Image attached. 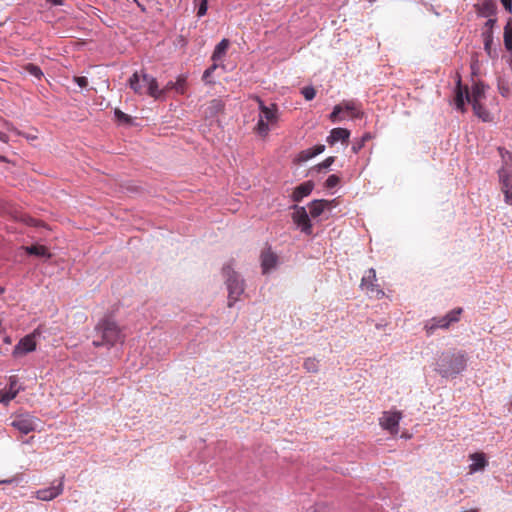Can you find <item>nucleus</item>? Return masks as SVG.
Returning a JSON list of instances; mask_svg holds the SVG:
<instances>
[{"mask_svg": "<svg viewBox=\"0 0 512 512\" xmlns=\"http://www.w3.org/2000/svg\"><path fill=\"white\" fill-rule=\"evenodd\" d=\"M5 291V289L3 287L0 286V295L3 294Z\"/></svg>", "mask_w": 512, "mask_h": 512, "instance_id": "obj_48", "label": "nucleus"}, {"mask_svg": "<svg viewBox=\"0 0 512 512\" xmlns=\"http://www.w3.org/2000/svg\"><path fill=\"white\" fill-rule=\"evenodd\" d=\"M301 93L307 101L314 99L316 96V90L312 86H306L302 88Z\"/></svg>", "mask_w": 512, "mask_h": 512, "instance_id": "obj_33", "label": "nucleus"}, {"mask_svg": "<svg viewBox=\"0 0 512 512\" xmlns=\"http://www.w3.org/2000/svg\"><path fill=\"white\" fill-rule=\"evenodd\" d=\"M337 106H343V111L347 112L351 117L359 116V111L354 101H344Z\"/></svg>", "mask_w": 512, "mask_h": 512, "instance_id": "obj_27", "label": "nucleus"}, {"mask_svg": "<svg viewBox=\"0 0 512 512\" xmlns=\"http://www.w3.org/2000/svg\"><path fill=\"white\" fill-rule=\"evenodd\" d=\"M229 40L228 39H222L217 46L214 49L212 59L214 61H218L222 59V57L225 55L228 47H229Z\"/></svg>", "mask_w": 512, "mask_h": 512, "instance_id": "obj_25", "label": "nucleus"}, {"mask_svg": "<svg viewBox=\"0 0 512 512\" xmlns=\"http://www.w3.org/2000/svg\"><path fill=\"white\" fill-rule=\"evenodd\" d=\"M473 111L477 117L482 119L483 121L487 122L490 121V113L482 106L481 103L479 104H473Z\"/></svg>", "mask_w": 512, "mask_h": 512, "instance_id": "obj_28", "label": "nucleus"}, {"mask_svg": "<svg viewBox=\"0 0 512 512\" xmlns=\"http://www.w3.org/2000/svg\"><path fill=\"white\" fill-rule=\"evenodd\" d=\"M74 81L77 83V85L81 88H85L88 85V80L84 76H75Z\"/></svg>", "mask_w": 512, "mask_h": 512, "instance_id": "obj_40", "label": "nucleus"}, {"mask_svg": "<svg viewBox=\"0 0 512 512\" xmlns=\"http://www.w3.org/2000/svg\"><path fill=\"white\" fill-rule=\"evenodd\" d=\"M303 366L308 372L315 373L318 371V362L314 358H307L304 361Z\"/></svg>", "mask_w": 512, "mask_h": 512, "instance_id": "obj_32", "label": "nucleus"}, {"mask_svg": "<svg viewBox=\"0 0 512 512\" xmlns=\"http://www.w3.org/2000/svg\"><path fill=\"white\" fill-rule=\"evenodd\" d=\"M332 202L333 201H328V200H324V199L312 201L309 204L310 215L314 218L320 216L324 212L325 209H328L331 207Z\"/></svg>", "mask_w": 512, "mask_h": 512, "instance_id": "obj_22", "label": "nucleus"}, {"mask_svg": "<svg viewBox=\"0 0 512 512\" xmlns=\"http://www.w3.org/2000/svg\"><path fill=\"white\" fill-rule=\"evenodd\" d=\"M497 23V18L489 17L486 21L482 31H493L495 25Z\"/></svg>", "mask_w": 512, "mask_h": 512, "instance_id": "obj_36", "label": "nucleus"}, {"mask_svg": "<svg viewBox=\"0 0 512 512\" xmlns=\"http://www.w3.org/2000/svg\"><path fill=\"white\" fill-rule=\"evenodd\" d=\"M20 391V385L18 381V377L16 375H12L9 377L8 387L0 390V403L8 404L11 400H13Z\"/></svg>", "mask_w": 512, "mask_h": 512, "instance_id": "obj_13", "label": "nucleus"}, {"mask_svg": "<svg viewBox=\"0 0 512 512\" xmlns=\"http://www.w3.org/2000/svg\"><path fill=\"white\" fill-rule=\"evenodd\" d=\"M325 150V146L322 144H318L313 148L302 151L300 157L302 160L306 161L314 156L321 154Z\"/></svg>", "mask_w": 512, "mask_h": 512, "instance_id": "obj_26", "label": "nucleus"}, {"mask_svg": "<svg viewBox=\"0 0 512 512\" xmlns=\"http://www.w3.org/2000/svg\"><path fill=\"white\" fill-rule=\"evenodd\" d=\"M475 7L478 15L486 18L495 16L497 11V5L492 0H485L483 3L478 4Z\"/></svg>", "mask_w": 512, "mask_h": 512, "instance_id": "obj_21", "label": "nucleus"}, {"mask_svg": "<svg viewBox=\"0 0 512 512\" xmlns=\"http://www.w3.org/2000/svg\"><path fill=\"white\" fill-rule=\"evenodd\" d=\"M503 42L506 51L509 53L512 60V18H509L503 31Z\"/></svg>", "mask_w": 512, "mask_h": 512, "instance_id": "obj_24", "label": "nucleus"}, {"mask_svg": "<svg viewBox=\"0 0 512 512\" xmlns=\"http://www.w3.org/2000/svg\"><path fill=\"white\" fill-rule=\"evenodd\" d=\"M501 3H502V5L504 6V8H505L508 12H511V10H512V0H501Z\"/></svg>", "mask_w": 512, "mask_h": 512, "instance_id": "obj_42", "label": "nucleus"}, {"mask_svg": "<svg viewBox=\"0 0 512 512\" xmlns=\"http://www.w3.org/2000/svg\"><path fill=\"white\" fill-rule=\"evenodd\" d=\"M376 281V272L374 269H369L367 275L364 276L361 280V288L366 291L367 294L371 296L381 297L384 295V292L379 288Z\"/></svg>", "mask_w": 512, "mask_h": 512, "instance_id": "obj_12", "label": "nucleus"}, {"mask_svg": "<svg viewBox=\"0 0 512 512\" xmlns=\"http://www.w3.org/2000/svg\"><path fill=\"white\" fill-rule=\"evenodd\" d=\"M468 357L464 351L443 353L437 362L436 371L442 377H455L467 367Z\"/></svg>", "mask_w": 512, "mask_h": 512, "instance_id": "obj_2", "label": "nucleus"}, {"mask_svg": "<svg viewBox=\"0 0 512 512\" xmlns=\"http://www.w3.org/2000/svg\"><path fill=\"white\" fill-rule=\"evenodd\" d=\"M25 252L29 255H34L37 257H43L46 259H50L52 257V254L49 252L48 248L44 245H31V246H25L23 247Z\"/></svg>", "mask_w": 512, "mask_h": 512, "instance_id": "obj_23", "label": "nucleus"}, {"mask_svg": "<svg viewBox=\"0 0 512 512\" xmlns=\"http://www.w3.org/2000/svg\"><path fill=\"white\" fill-rule=\"evenodd\" d=\"M207 8H208L207 0H200L199 6H198V11H197V16L202 17L203 15H205L207 12Z\"/></svg>", "mask_w": 512, "mask_h": 512, "instance_id": "obj_38", "label": "nucleus"}, {"mask_svg": "<svg viewBox=\"0 0 512 512\" xmlns=\"http://www.w3.org/2000/svg\"><path fill=\"white\" fill-rule=\"evenodd\" d=\"M292 219L294 223L307 235L312 234V225L305 207L294 205Z\"/></svg>", "mask_w": 512, "mask_h": 512, "instance_id": "obj_11", "label": "nucleus"}, {"mask_svg": "<svg viewBox=\"0 0 512 512\" xmlns=\"http://www.w3.org/2000/svg\"><path fill=\"white\" fill-rule=\"evenodd\" d=\"M129 87L137 94H148L154 99H160L164 96V91L159 90L156 78L145 73L135 72L128 80Z\"/></svg>", "mask_w": 512, "mask_h": 512, "instance_id": "obj_3", "label": "nucleus"}, {"mask_svg": "<svg viewBox=\"0 0 512 512\" xmlns=\"http://www.w3.org/2000/svg\"><path fill=\"white\" fill-rule=\"evenodd\" d=\"M171 89L175 90V82H172V81L168 82L162 90L164 91V94H165L167 91H169Z\"/></svg>", "mask_w": 512, "mask_h": 512, "instance_id": "obj_44", "label": "nucleus"}, {"mask_svg": "<svg viewBox=\"0 0 512 512\" xmlns=\"http://www.w3.org/2000/svg\"><path fill=\"white\" fill-rule=\"evenodd\" d=\"M27 138L33 140V139H36V136H33V137L32 136H28Z\"/></svg>", "mask_w": 512, "mask_h": 512, "instance_id": "obj_49", "label": "nucleus"}, {"mask_svg": "<svg viewBox=\"0 0 512 512\" xmlns=\"http://www.w3.org/2000/svg\"><path fill=\"white\" fill-rule=\"evenodd\" d=\"M175 91L179 94L186 92V76L180 75L175 82Z\"/></svg>", "mask_w": 512, "mask_h": 512, "instance_id": "obj_30", "label": "nucleus"}, {"mask_svg": "<svg viewBox=\"0 0 512 512\" xmlns=\"http://www.w3.org/2000/svg\"><path fill=\"white\" fill-rule=\"evenodd\" d=\"M0 140L6 143L8 142V136L5 133L0 132Z\"/></svg>", "mask_w": 512, "mask_h": 512, "instance_id": "obj_46", "label": "nucleus"}, {"mask_svg": "<svg viewBox=\"0 0 512 512\" xmlns=\"http://www.w3.org/2000/svg\"><path fill=\"white\" fill-rule=\"evenodd\" d=\"M63 492V480L61 479L57 485L40 489L35 492V497L42 501H50L61 495Z\"/></svg>", "mask_w": 512, "mask_h": 512, "instance_id": "obj_15", "label": "nucleus"}, {"mask_svg": "<svg viewBox=\"0 0 512 512\" xmlns=\"http://www.w3.org/2000/svg\"><path fill=\"white\" fill-rule=\"evenodd\" d=\"M401 418L402 413L400 411H385L379 419V424L384 430L396 435L399 430Z\"/></svg>", "mask_w": 512, "mask_h": 512, "instance_id": "obj_10", "label": "nucleus"}, {"mask_svg": "<svg viewBox=\"0 0 512 512\" xmlns=\"http://www.w3.org/2000/svg\"><path fill=\"white\" fill-rule=\"evenodd\" d=\"M481 37L487 56L490 59H496L498 57V50L494 47V31H482Z\"/></svg>", "mask_w": 512, "mask_h": 512, "instance_id": "obj_17", "label": "nucleus"}, {"mask_svg": "<svg viewBox=\"0 0 512 512\" xmlns=\"http://www.w3.org/2000/svg\"><path fill=\"white\" fill-rule=\"evenodd\" d=\"M370 135L369 134H365L363 135L358 141H356L353 145H352V151L357 154L365 145V142L368 141L370 139Z\"/></svg>", "mask_w": 512, "mask_h": 512, "instance_id": "obj_31", "label": "nucleus"}, {"mask_svg": "<svg viewBox=\"0 0 512 512\" xmlns=\"http://www.w3.org/2000/svg\"><path fill=\"white\" fill-rule=\"evenodd\" d=\"M24 70L26 72H28L30 75H32L38 79H41L43 77L42 70L40 69L39 66H37L35 64L29 63V64L25 65Z\"/></svg>", "mask_w": 512, "mask_h": 512, "instance_id": "obj_29", "label": "nucleus"}, {"mask_svg": "<svg viewBox=\"0 0 512 512\" xmlns=\"http://www.w3.org/2000/svg\"><path fill=\"white\" fill-rule=\"evenodd\" d=\"M469 457L473 461V463L470 464V466H469V472L471 474L481 471V470H484L485 467L488 465V461L483 452H476V453L470 454Z\"/></svg>", "mask_w": 512, "mask_h": 512, "instance_id": "obj_19", "label": "nucleus"}, {"mask_svg": "<svg viewBox=\"0 0 512 512\" xmlns=\"http://www.w3.org/2000/svg\"><path fill=\"white\" fill-rule=\"evenodd\" d=\"M210 108L215 111H220L223 109V105L220 100H212L210 103Z\"/></svg>", "mask_w": 512, "mask_h": 512, "instance_id": "obj_41", "label": "nucleus"}, {"mask_svg": "<svg viewBox=\"0 0 512 512\" xmlns=\"http://www.w3.org/2000/svg\"><path fill=\"white\" fill-rule=\"evenodd\" d=\"M335 161V157L330 156L318 165V170L329 168Z\"/></svg>", "mask_w": 512, "mask_h": 512, "instance_id": "obj_39", "label": "nucleus"}, {"mask_svg": "<svg viewBox=\"0 0 512 512\" xmlns=\"http://www.w3.org/2000/svg\"><path fill=\"white\" fill-rule=\"evenodd\" d=\"M314 184L311 181H306L297 186L292 193V200L294 202H300L304 197L311 194Z\"/></svg>", "mask_w": 512, "mask_h": 512, "instance_id": "obj_20", "label": "nucleus"}, {"mask_svg": "<svg viewBox=\"0 0 512 512\" xmlns=\"http://www.w3.org/2000/svg\"><path fill=\"white\" fill-rule=\"evenodd\" d=\"M502 167L498 171L501 192L506 204L512 206V154L505 148H498Z\"/></svg>", "mask_w": 512, "mask_h": 512, "instance_id": "obj_4", "label": "nucleus"}, {"mask_svg": "<svg viewBox=\"0 0 512 512\" xmlns=\"http://www.w3.org/2000/svg\"><path fill=\"white\" fill-rule=\"evenodd\" d=\"M95 330L102 338L101 341H93V345L95 347L103 345L113 346L117 342H122L124 340V335L122 334L121 329L117 323L109 317L102 319L96 325Z\"/></svg>", "mask_w": 512, "mask_h": 512, "instance_id": "obj_5", "label": "nucleus"}, {"mask_svg": "<svg viewBox=\"0 0 512 512\" xmlns=\"http://www.w3.org/2000/svg\"><path fill=\"white\" fill-rule=\"evenodd\" d=\"M343 112V106H335L332 113L330 114V120L336 122L339 119V115Z\"/></svg>", "mask_w": 512, "mask_h": 512, "instance_id": "obj_37", "label": "nucleus"}, {"mask_svg": "<svg viewBox=\"0 0 512 512\" xmlns=\"http://www.w3.org/2000/svg\"><path fill=\"white\" fill-rule=\"evenodd\" d=\"M46 3L53 5V6H58V5H63L64 0H46Z\"/></svg>", "mask_w": 512, "mask_h": 512, "instance_id": "obj_45", "label": "nucleus"}, {"mask_svg": "<svg viewBox=\"0 0 512 512\" xmlns=\"http://www.w3.org/2000/svg\"><path fill=\"white\" fill-rule=\"evenodd\" d=\"M38 419L28 413L12 417L11 426L22 434H28L36 429Z\"/></svg>", "mask_w": 512, "mask_h": 512, "instance_id": "obj_9", "label": "nucleus"}, {"mask_svg": "<svg viewBox=\"0 0 512 512\" xmlns=\"http://www.w3.org/2000/svg\"><path fill=\"white\" fill-rule=\"evenodd\" d=\"M350 137V131L345 128H334L331 130L330 135L327 137V143L334 145L338 141L344 144L348 143Z\"/></svg>", "mask_w": 512, "mask_h": 512, "instance_id": "obj_18", "label": "nucleus"}, {"mask_svg": "<svg viewBox=\"0 0 512 512\" xmlns=\"http://www.w3.org/2000/svg\"><path fill=\"white\" fill-rule=\"evenodd\" d=\"M340 182V178L335 175V174H332L330 175L326 182H325V187L328 188V189H332L334 187H336Z\"/></svg>", "mask_w": 512, "mask_h": 512, "instance_id": "obj_35", "label": "nucleus"}, {"mask_svg": "<svg viewBox=\"0 0 512 512\" xmlns=\"http://www.w3.org/2000/svg\"><path fill=\"white\" fill-rule=\"evenodd\" d=\"M462 308H456L448 312L443 317H435L431 319L426 325L425 329L428 335H431L436 329H447L452 323L458 322Z\"/></svg>", "mask_w": 512, "mask_h": 512, "instance_id": "obj_8", "label": "nucleus"}, {"mask_svg": "<svg viewBox=\"0 0 512 512\" xmlns=\"http://www.w3.org/2000/svg\"><path fill=\"white\" fill-rule=\"evenodd\" d=\"M259 103L260 115L255 130L260 136H267L269 133V125H275L279 120L278 107L276 104L266 106L261 99H257Z\"/></svg>", "mask_w": 512, "mask_h": 512, "instance_id": "obj_7", "label": "nucleus"}, {"mask_svg": "<svg viewBox=\"0 0 512 512\" xmlns=\"http://www.w3.org/2000/svg\"><path fill=\"white\" fill-rule=\"evenodd\" d=\"M222 274L228 290V307H232L244 292V280L233 269L232 264L224 265Z\"/></svg>", "mask_w": 512, "mask_h": 512, "instance_id": "obj_6", "label": "nucleus"}, {"mask_svg": "<svg viewBox=\"0 0 512 512\" xmlns=\"http://www.w3.org/2000/svg\"><path fill=\"white\" fill-rule=\"evenodd\" d=\"M215 69L216 65H213L210 68H208L203 74V79H207L211 75L212 71H214Z\"/></svg>", "mask_w": 512, "mask_h": 512, "instance_id": "obj_43", "label": "nucleus"}, {"mask_svg": "<svg viewBox=\"0 0 512 512\" xmlns=\"http://www.w3.org/2000/svg\"><path fill=\"white\" fill-rule=\"evenodd\" d=\"M487 86L482 82H475L471 91L467 86H462L461 77L458 75L457 83L454 91V104L456 109L465 112V102L470 104H479L485 98Z\"/></svg>", "mask_w": 512, "mask_h": 512, "instance_id": "obj_1", "label": "nucleus"}, {"mask_svg": "<svg viewBox=\"0 0 512 512\" xmlns=\"http://www.w3.org/2000/svg\"><path fill=\"white\" fill-rule=\"evenodd\" d=\"M114 114H115L116 119L119 122L126 123V124H129L132 122V118L129 115L122 112L120 109H115Z\"/></svg>", "mask_w": 512, "mask_h": 512, "instance_id": "obj_34", "label": "nucleus"}, {"mask_svg": "<svg viewBox=\"0 0 512 512\" xmlns=\"http://www.w3.org/2000/svg\"><path fill=\"white\" fill-rule=\"evenodd\" d=\"M465 512H477L475 509H470L468 511H465Z\"/></svg>", "mask_w": 512, "mask_h": 512, "instance_id": "obj_50", "label": "nucleus"}, {"mask_svg": "<svg viewBox=\"0 0 512 512\" xmlns=\"http://www.w3.org/2000/svg\"><path fill=\"white\" fill-rule=\"evenodd\" d=\"M36 349V340L34 333L23 337L13 349V356L18 357L32 352Z\"/></svg>", "mask_w": 512, "mask_h": 512, "instance_id": "obj_14", "label": "nucleus"}, {"mask_svg": "<svg viewBox=\"0 0 512 512\" xmlns=\"http://www.w3.org/2000/svg\"><path fill=\"white\" fill-rule=\"evenodd\" d=\"M511 405H512V401H511Z\"/></svg>", "mask_w": 512, "mask_h": 512, "instance_id": "obj_51", "label": "nucleus"}, {"mask_svg": "<svg viewBox=\"0 0 512 512\" xmlns=\"http://www.w3.org/2000/svg\"><path fill=\"white\" fill-rule=\"evenodd\" d=\"M0 160L3 161V162L7 161L6 157H4V156H0Z\"/></svg>", "mask_w": 512, "mask_h": 512, "instance_id": "obj_47", "label": "nucleus"}, {"mask_svg": "<svg viewBox=\"0 0 512 512\" xmlns=\"http://www.w3.org/2000/svg\"><path fill=\"white\" fill-rule=\"evenodd\" d=\"M260 260L262 272L263 274H266L276 267L278 263V256L271 250L270 247H267L262 251Z\"/></svg>", "mask_w": 512, "mask_h": 512, "instance_id": "obj_16", "label": "nucleus"}]
</instances>
